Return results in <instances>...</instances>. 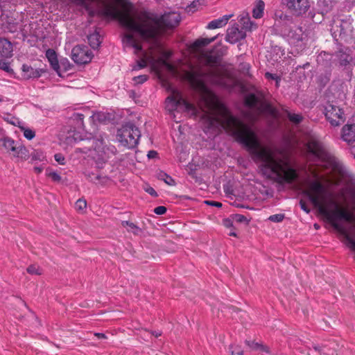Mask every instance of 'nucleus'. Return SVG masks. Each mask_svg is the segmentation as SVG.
<instances>
[{
	"label": "nucleus",
	"instance_id": "nucleus-15",
	"mask_svg": "<svg viewBox=\"0 0 355 355\" xmlns=\"http://www.w3.org/2000/svg\"><path fill=\"white\" fill-rule=\"evenodd\" d=\"M22 76L26 79H35L40 78L46 72L43 69H34L31 66L24 64L21 67Z\"/></svg>",
	"mask_w": 355,
	"mask_h": 355
},
{
	"label": "nucleus",
	"instance_id": "nucleus-25",
	"mask_svg": "<svg viewBox=\"0 0 355 355\" xmlns=\"http://www.w3.org/2000/svg\"><path fill=\"white\" fill-rule=\"evenodd\" d=\"M240 22L242 24V28L246 31H252L254 27L256 28L255 23L250 20L248 13L243 14L241 16Z\"/></svg>",
	"mask_w": 355,
	"mask_h": 355
},
{
	"label": "nucleus",
	"instance_id": "nucleus-44",
	"mask_svg": "<svg viewBox=\"0 0 355 355\" xmlns=\"http://www.w3.org/2000/svg\"><path fill=\"white\" fill-rule=\"evenodd\" d=\"M27 272L31 275H40V268L34 265L28 266L26 269Z\"/></svg>",
	"mask_w": 355,
	"mask_h": 355
},
{
	"label": "nucleus",
	"instance_id": "nucleus-19",
	"mask_svg": "<svg viewBox=\"0 0 355 355\" xmlns=\"http://www.w3.org/2000/svg\"><path fill=\"white\" fill-rule=\"evenodd\" d=\"M46 57L48 59L53 69L58 74V76H61L60 65L56 52L52 49H49L46 51Z\"/></svg>",
	"mask_w": 355,
	"mask_h": 355
},
{
	"label": "nucleus",
	"instance_id": "nucleus-17",
	"mask_svg": "<svg viewBox=\"0 0 355 355\" xmlns=\"http://www.w3.org/2000/svg\"><path fill=\"white\" fill-rule=\"evenodd\" d=\"M342 139L348 144L355 141V125L347 124L342 128Z\"/></svg>",
	"mask_w": 355,
	"mask_h": 355
},
{
	"label": "nucleus",
	"instance_id": "nucleus-39",
	"mask_svg": "<svg viewBox=\"0 0 355 355\" xmlns=\"http://www.w3.org/2000/svg\"><path fill=\"white\" fill-rule=\"evenodd\" d=\"M73 120L76 121L77 125L78 127L83 126V119H84V115L80 113H75L73 116Z\"/></svg>",
	"mask_w": 355,
	"mask_h": 355
},
{
	"label": "nucleus",
	"instance_id": "nucleus-2",
	"mask_svg": "<svg viewBox=\"0 0 355 355\" xmlns=\"http://www.w3.org/2000/svg\"><path fill=\"white\" fill-rule=\"evenodd\" d=\"M121 6L120 10L114 6L107 5L101 15L117 20L125 28L138 33L146 42L154 46H160V37L168 30L178 26L181 16L176 12H166L159 15L148 10L141 11L135 19L131 16L133 4L128 0H114Z\"/></svg>",
	"mask_w": 355,
	"mask_h": 355
},
{
	"label": "nucleus",
	"instance_id": "nucleus-26",
	"mask_svg": "<svg viewBox=\"0 0 355 355\" xmlns=\"http://www.w3.org/2000/svg\"><path fill=\"white\" fill-rule=\"evenodd\" d=\"M16 143L14 139L8 137H4L0 139V146H2L8 153L12 149H15Z\"/></svg>",
	"mask_w": 355,
	"mask_h": 355
},
{
	"label": "nucleus",
	"instance_id": "nucleus-42",
	"mask_svg": "<svg viewBox=\"0 0 355 355\" xmlns=\"http://www.w3.org/2000/svg\"><path fill=\"white\" fill-rule=\"evenodd\" d=\"M0 69L6 72H10L12 71L9 63L3 60H0Z\"/></svg>",
	"mask_w": 355,
	"mask_h": 355
},
{
	"label": "nucleus",
	"instance_id": "nucleus-21",
	"mask_svg": "<svg viewBox=\"0 0 355 355\" xmlns=\"http://www.w3.org/2000/svg\"><path fill=\"white\" fill-rule=\"evenodd\" d=\"M10 153H12L14 157L23 160H26L28 158V151L26 148L21 144H16L15 149H12Z\"/></svg>",
	"mask_w": 355,
	"mask_h": 355
},
{
	"label": "nucleus",
	"instance_id": "nucleus-11",
	"mask_svg": "<svg viewBox=\"0 0 355 355\" xmlns=\"http://www.w3.org/2000/svg\"><path fill=\"white\" fill-rule=\"evenodd\" d=\"M122 43L125 48H132L136 55H146L141 44L135 37L133 34L124 33L122 37Z\"/></svg>",
	"mask_w": 355,
	"mask_h": 355
},
{
	"label": "nucleus",
	"instance_id": "nucleus-27",
	"mask_svg": "<svg viewBox=\"0 0 355 355\" xmlns=\"http://www.w3.org/2000/svg\"><path fill=\"white\" fill-rule=\"evenodd\" d=\"M121 225L123 227L127 228L128 232H132L135 235H138L140 232H141V228L132 222L123 220L121 222Z\"/></svg>",
	"mask_w": 355,
	"mask_h": 355
},
{
	"label": "nucleus",
	"instance_id": "nucleus-59",
	"mask_svg": "<svg viewBox=\"0 0 355 355\" xmlns=\"http://www.w3.org/2000/svg\"><path fill=\"white\" fill-rule=\"evenodd\" d=\"M225 309H227V311L230 313H232V311H234V308L233 307L225 308Z\"/></svg>",
	"mask_w": 355,
	"mask_h": 355
},
{
	"label": "nucleus",
	"instance_id": "nucleus-47",
	"mask_svg": "<svg viewBox=\"0 0 355 355\" xmlns=\"http://www.w3.org/2000/svg\"><path fill=\"white\" fill-rule=\"evenodd\" d=\"M167 211V209L164 206H158L154 209V213L157 215L164 214Z\"/></svg>",
	"mask_w": 355,
	"mask_h": 355
},
{
	"label": "nucleus",
	"instance_id": "nucleus-63",
	"mask_svg": "<svg viewBox=\"0 0 355 355\" xmlns=\"http://www.w3.org/2000/svg\"><path fill=\"white\" fill-rule=\"evenodd\" d=\"M155 336V338H158L160 336H162V334H153Z\"/></svg>",
	"mask_w": 355,
	"mask_h": 355
},
{
	"label": "nucleus",
	"instance_id": "nucleus-18",
	"mask_svg": "<svg viewBox=\"0 0 355 355\" xmlns=\"http://www.w3.org/2000/svg\"><path fill=\"white\" fill-rule=\"evenodd\" d=\"M12 55V45L6 39L0 38V58H8Z\"/></svg>",
	"mask_w": 355,
	"mask_h": 355
},
{
	"label": "nucleus",
	"instance_id": "nucleus-38",
	"mask_svg": "<svg viewBox=\"0 0 355 355\" xmlns=\"http://www.w3.org/2000/svg\"><path fill=\"white\" fill-rule=\"evenodd\" d=\"M87 207V202L84 199H78L75 204V207L78 211H83Z\"/></svg>",
	"mask_w": 355,
	"mask_h": 355
},
{
	"label": "nucleus",
	"instance_id": "nucleus-64",
	"mask_svg": "<svg viewBox=\"0 0 355 355\" xmlns=\"http://www.w3.org/2000/svg\"><path fill=\"white\" fill-rule=\"evenodd\" d=\"M352 153H353L354 156V157H355V148H354V149H353Z\"/></svg>",
	"mask_w": 355,
	"mask_h": 355
},
{
	"label": "nucleus",
	"instance_id": "nucleus-33",
	"mask_svg": "<svg viewBox=\"0 0 355 355\" xmlns=\"http://www.w3.org/2000/svg\"><path fill=\"white\" fill-rule=\"evenodd\" d=\"M286 112L289 121L294 124H299L303 120V116L301 114L291 113L288 110H286Z\"/></svg>",
	"mask_w": 355,
	"mask_h": 355
},
{
	"label": "nucleus",
	"instance_id": "nucleus-10",
	"mask_svg": "<svg viewBox=\"0 0 355 355\" xmlns=\"http://www.w3.org/2000/svg\"><path fill=\"white\" fill-rule=\"evenodd\" d=\"M71 59L78 64H85L92 60L91 53L85 46H76L71 50Z\"/></svg>",
	"mask_w": 355,
	"mask_h": 355
},
{
	"label": "nucleus",
	"instance_id": "nucleus-60",
	"mask_svg": "<svg viewBox=\"0 0 355 355\" xmlns=\"http://www.w3.org/2000/svg\"><path fill=\"white\" fill-rule=\"evenodd\" d=\"M230 236H236V234L235 232H230Z\"/></svg>",
	"mask_w": 355,
	"mask_h": 355
},
{
	"label": "nucleus",
	"instance_id": "nucleus-4",
	"mask_svg": "<svg viewBox=\"0 0 355 355\" xmlns=\"http://www.w3.org/2000/svg\"><path fill=\"white\" fill-rule=\"evenodd\" d=\"M207 78L214 85L225 84L222 73L218 71H211L209 73L191 71L185 73L186 80L199 95V106L204 112V116L207 118L209 126H212L217 121L216 116L213 114L216 106V97L207 86L205 83Z\"/></svg>",
	"mask_w": 355,
	"mask_h": 355
},
{
	"label": "nucleus",
	"instance_id": "nucleus-22",
	"mask_svg": "<svg viewBox=\"0 0 355 355\" xmlns=\"http://www.w3.org/2000/svg\"><path fill=\"white\" fill-rule=\"evenodd\" d=\"M288 37L291 40V42L294 44L301 42L302 40V27H295V28L291 29L288 34Z\"/></svg>",
	"mask_w": 355,
	"mask_h": 355
},
{
	"label": "nucleus",
	"instance_id": "nucleus-41",
	"mask_svg": "<svg viewBox=\"0 0 355 355\" xmlns=\"http://www.w3.org/2000/svg\"><path fill=\"white\" fill-rule=\"evenodd\" d=\"M147 63L145 59L141 58L137 60V64L133 67V70H138L141 69H144L146 67Z\"/></svg>",
	"mask_w": 355,
	"mask_h": 355
},
{
	"label": "nucleus",
	"instance_id": "nucleus-5",
	"mask_svg": "<svg viewBox=\"0 0 355 355\" xmlns=\"http://www.w3.org/2000/svg\"><path fill=\"white\" fill-rule=\"evenodd\" d=\"M309 153L322 166L342 178L351 175L344 164L320 140L311 138L307 143Z\"/></svg>",
	"mask_w": 355,
	"mask_h": 355
},
{
	"label": "nucleus",
	"instance_id": "nucleus-58",
	"mask_svg": "<svg viewBox=\"0 0 355 355\" xmlns=\"http://www.w3.org/2000/svg\"><path fill=\"white\" fill-rule=\"evenodd\" d=\"M98 337V339H106L107 336L106 334H94Z\"/></svg>",
	"mask_w": 355,
	"mask_h": 355
},
{
	"label": "nucleus",
	"instance_id": "nucleus-16",
	"mask_svg": "<svg viewBox=\"0 0 355 355\" xmlns=\"http://www.w3.org/2000/svg\"><path fill=\"white\" fill-rule=\"evenodd\" d=\"M336 346L335 342L327 341L324 342L320 344L319 343H313L312 348L317 352H318L320 355H328L331 350L334 349Z\"/></svg>",
	"mask_w": 355,
	"mask_h": 355
},
{
	"label": "nucleus",
	"instance_id": "nucleus-3",
	"mask_svg": "<svg viewBox=\"0 0 355 355\" xmlns=\"http://www.w3.org/2000/svg\"><path fill=\"white\" fill-rule=\"evenodd\" d=\"M302 194L335 230L345 234L346 245L355 252V239L345 232L340 223L342 220L352 221L353 215L341 208L326 187L318 180L310 181Z\"/></svg>",
	"mask_w": 355,
	"mask_h": 355
},
{
	"label": "nucleus",
	"instance_id": "nucleus-28",
	"mask_svg": "<svg viewBox=\"0 0 355 355\" xmlns=\"http://www.w3.org/2000/svg\"><path fill=\"white\" fill-rule=\"evenodd\" d=\"M153 47L157 48L160 49V53L162 57L159 58L160 62L167 67H169V64L167 62V60L169 59L172 55V53L170 51H166L162 49V44H160L159 46H154L153 44H150Z\"/></svg>",
	"mask_w": 355,
	"mask_h": 355
},
{
	"label": "nucleus",
	"instance_id": "nucleus-35",
	"mask_svg": "<svg viewBox=\"0 0 355 355\" xmlns=\"http://www.w3.org/2000/svg\"><path fill=\"white\" fill-rule=\"evenodd\" d=\"M84 174L87 179L92 182H96V180H99L101 179V175L99 174H94L92 172L85 171Z\"/></svg>",
	"mask_w": 355,
	"mask_h": 355
},
{
	"label": "nucleus",
	"instance_id": "nucleus-37",
	"mask_svg": "<svg viewBox=\"0 0 355 355\" xmlns=\"http://www.w3.org/2000/svg\"><path fill=\"white\" fill-rule=\"evenodd\" d=\"M284 218L285 215L284 214H277L270 216L268 220L271 222L279 223L282 222Z\"/></svg>",
	"mask_w": 355,
	"mask_h": 355
},
{
	"label": "nucleus",
	"instance_id": "nucleus-31",
	"mask_svg": "<svg viewBox=\"0 0 355 355\" xmlns=\"http://www.w3.org/2000/svg\"><path fill=\"white\" fill-rule=\"evenodd\" d=\"M29 157V155H28ZM31 162H44L46 156L42 150H34L30 155Z\"/></svg>",
	"mask_w": 355,
	"mask_h": 355
},
{
	"label": "nucleus",
	"instance_id": "nucleus-1",
	"mask_svg": "<svg viewBox=\"0 0 355 355\" xmlns=\"http://www.w3.org/2000/svg\"><path fill=\"white\" fill-rule=\"evenodd\" d=\"M223 125L227 131L240 144L255 161H260V170L267 178L279 184H291L297 178L295 170L290 165L279 149L275 150L262 145L257 134L248 124L236 116L225 113Z\"/></svg>",
	"mask_w": 355,
	"mask_h": 355
},
{
	"label": "nucleus",
	"instance_id": "nucleus-40",
	"mask_svg": "<svg viewBox=\"0 0 355 355\" xmlns=\"http://www.w3.org/2000/svg\"><path fill=\"white\" fill-rule=\"evenodd\" d=\"M148 79V75H140L133 78V81L135 84L140 85L145 83Z\"/></svg>",
	"mask_w": 355,
	"mask_h": 355
},
{
	"label": "nucleus",
	"instance_id": "nucleus-52",
	"mask_svg": "<svg viewBox=\"0 0 355 355\" xmlns=\"http://www.w3.org/2000/svg\"><path fill=\"white\" fill-rule=\"evenodd\" d=\"M157 155H158L157 152L156 150H149V151L148 152V155H147V156H148V157L149 159H153V158H155V157H157Z\"/></svg>",
	"mask_w": 355,
	"mask_h": 355
},
{
	"label": "nucleus",
	"instance_id": "nucleus-9",
	"mask_svg": "<svg viewBox=\"0 0 355 355\" xmlns=\"http://www.w3.org/2000/svg\"><path fill=\"white\" fill-rule=\"evenodd\" d=\"M245 104L247 107L256 109L261 112H266L274 114L275 108L268 103L262 101L254 94H250L245 98Z\"/></svg>",
	"mask_w": 355,
	"mask_h": 355
},
{
	"label": "nucleus",
	"instance_id": "nucleus-57",
	"mask_svg": "<svg viewBox=\"0 0 355 355\" xmlns=\"http://www.w3.org/2000/svg\"><path fill=\"white\" fill-rule=\"evenodd\" d=\"M72 1L80 6H83L85 3V0H72Z\"/></svg>",
	"mask_w": 355,
	"mask_h": 355
},
{
	"label": "nucleus",
	"instance_id": "nucleus-32",
	"mask_svg": "<svg viewBox=\"0 0 355 355\" xmlns=\"http://www.w3.org/2000/svg\"><path fill=\"white\" fill-rule=\"evenodd\" d=\"M264 9V3L262 1H259L258 4L253 8L252 16L255 19H259L263 16Z\"/></svg>",
	"mask_w": 355,
	"mask_h": 355
},
{
	"label": "nucleus",
	"instance_id": "nucleus-51",
	"mask_svg": "<svg viewBox=\"0 0 355 355\" xmlns=\"http://www.w3.org/2000/svg\"><path fill=\"white\" fill-rule=\"evenodd\" d=\"M233 220L232 219V218L230 217V218H226L225 220H223V225L227 227H230L233 225Z\"/></svg>",
	"mask_w": 355,
	"mask_h": 355
},
{
	"label": "nucleus",
	"instance_id": "nucleus-49",
	"mask_svg": "<svg viewBox=\"0 0 355 355\" xmlns=\"http://www.w3.org/2000/svg\"><path fill=\"white\" fill-rule=\"evenodd\" d=\"M300 208L306 214H309L311 212V209L307 206L306 203L303 200H300Z\"/></svg>",
	"mask_w": 355,
	"mask_h": 355
},
{
	"label": "nucleus",
	"instance_id": "nucleus-20",
	"mask_svg": "<svg viewBox=\"0 0 355 355\" xmlns=\"http://www.w3.org/2000/svg\"><path fill=\"white\" fill-rule=\"evenodd\" d=\"M232 15H225L221 17L211 21L206 26L207 29H216L225 26Z\"/></svg>",
	"mask_w": 355,
	"mask_h": 355
},
{
	"label": "nucleus",
	"instance_id": "nucleus-13",
	"mask_svg": "<svg viewBox=\"0 0 355 355\" xmlns=\"http://www.w3.org/2000/svg\"><path fill=\"white\" fill-rule=\"evenodd\" d=\"M246 37V34L239 28L238 25L230 27L227 31L225 40L231 44H235Z\"/></svg>",
	"mask_w": 355,
	"mask_h": 355
},
{
	"label": "nucleus",
	"instance_id": "nucleus-12",
	"mask_svg": "<svg viewBox=\"0 0 355 355\" xmlns=\"http://www.w3.org/2000/svg\"><path fill=\"white\" fill-rule=\"evenodd\" d=\"M287 8L296 16L306 13L310 7L308 0H287Z\"/></svg>",
	"mask_w": 355,
	"mask_h": 355
},
{
	"label": "nucleus",
	"instance_id": "nucleus-30",
	"mask_svg": "<svg viewBox=\"0 0 355 355\" xmlns=\"http://www.w3.org/2000/svg\"><path fill=\"white\" fill-rule=\"evenodd\" d=\"M216 36L211 38H199L193 43V46L196 49L204 47L209 44L211 42L215 41Z\"/></svg>",
	"mask_w": 355,
	"mask_h": 355
},
{
	"label": "nucleus",
	"instance_id": "nucleus-54",
	"mask_svg": "<svg viewBox=\"0 0 355 355\" xmlns=\"http://www.w3.org/2000/svg\"><path fill=\"white\" fill-rule=\"evenodd\" d=\"M266 77L270 79H276L277 77L275 74L270 73L269 72L266 73Z\"/></svg>",
	"mask_w": 355,
	"mask_h": 355
},
{
	"label": "nucleus",
	"instance_id": "nucleus-53",
	"mask_svg": "<svg viewBox=\"0 0 355 355\" xmlns=\"http://www.w3.org/2000/svg\"><path fill=\"white\" fill-rule=\"evenodd\" d=\"M146 191L148 193H149L152 196H154V197L157 196V193L156 191L152 187H149Z\"/></svg>",
	"mask_w": 355,
	"mask_h": 355
},
{
	"label": "nucleus",
	"instance_id": "nucleus-14",
	"mask_svg": "<svg viewBox=\"0 0 355 355\" xmlns=\"http://www.w3.org/2000/svg\"><path fill=\"white\" fill-rule=\"evenodd\" d=\"M245 344L251 351L258 352L261 355L270 354L269 347L266 345H264L263 342L257 341L256 340L246 339L245 340Z\"/></svg>",
	"mask_w": 355,
	"mask_h": 355
},
{
	"label": "nucleus",
	"instance_id": "nucleus-24",
	"mask_svg": "<svg viewBox=\"0 0 355 355\" xmlns=\"http://www.w3.org/2000/svg\"><path fill=\"white\" fill-rule=\"evenodd\" d=\"M336 57L338 59L340 65L347 66L352 60V56L346 52V51L340 50L336 53Z\"/></svg>",
	"mask_w": 355,
	"mask_h": 355
},
{
	"label": "nucleus",
	"instance_id": "nucleus-36",
	"mask_svg": "<svg viewBox=\"0 0 355 355\" xmlns=\"http://www.w3.org/2000/svg\"><path fill=\"white\" fill-rule=\"evenodd\" d=\"M23 131V134L25 138H26L28 140L33 139L35 137V132L34 130L30 129V128H21Z\"/></svg>",
	"mask_w": 355,
	"mask_h": 355
},
{
	"label": "nucleus",
	"instance_id": "nucleus-23",
	"mask_svg": "<svg viewBox=\"0 0 355 355\" xmlns=\"http://www.w3.org/2000/svg\"><path fill=\"white\" fill-rule=\"evenodd\" d=\"M87 40L90 46L93 49H98L102 42L100 33L96 30L93 33H91L87 36Z\"/></svg>",
	"mask_w": 355,
	"mask_h": 355
},
{
	"label": "nucleus",
	"instance_id": "nucleus-7",
	"mask_svg": "<svg viewBox=\"0 0 355 355\" xmlns=\"http://www.w3.org/2000/svg\"><path fill=\"white\" fill-rule=\"evenodd\" d=\"M166 107L168 111L175 110L178 107H183L185 111L196 114L197 109L196 106L185 100L182 93L177 89H172L171 94L166 98Z\"/></svg>",
	"mask_w": 355,
	"mask_h": 355
},
{
	"label": "nucleus",
	"instance_id": "nucleus-8",
	"mask_svg": "<svg viewBox=\"0 0 355 355\" xmlns=\"http://www.w3.org/2000/svg\"><path fill=\"white\" fill-rule=\"evenodd\" d=\"M324 113L327 120L334 127L339 126L345 120L343 110L331 103H327L324 106Z\"/></svg>",
	"mask_w": 355,
	"mask_h": 355
},
{
	"label": "nucleus",
	"instance_id": "nucleus-29",
	"mask_svg": "<svg viewBox=\"0 0 355 355\" xmlns=\"http://www.w3.org/2000/svg\"><path fill=\"white\" fill-rule=\"evenodd\" d=\"M157 178L159 180L164 181L169 186H175L176 184L175 180L171 176L162 171H160L157 173Z\"/></svg>",
	"mask_w": 355,
	"mask_h": 355
},
{
	"label": "nucleus",
	"instance_id": "nucleus-48",
	"mask_svg": "<svg viewBox=\"0 0 355 355\" xmlns=\"http://www.w3.org/2000/svg\"><path fill=\"white\" fill-rule=\"evenodd\" d=\"M55 160L60 164H64V157L61 153H56L54 155Z\"/></svg>",
	"mask_w": 355,
	"mask_h": 355
},
{
	"label": "nucleus",
	"instance_id": "nucleus-46",
	"mask_svg": "<svg viewBox=\"0 0 355 355\" xmlns=\"http://www.w3.org/2000/svg\"><path fill=\"white\" fill-rule=\"evenodd\" d=\"M89 141L92 143V146L80 148V152L83 153H87L92 149L95 150V148L94 147V144L96 143L97 141L95 139H89Z\"/></svg>",
	"mask_w": 355,
	"mask_h": 355
},
{
	"label": "nucleus",
	"instance_id": "nucleus-43",
	"mask_svg": "<svg viewBox=\"0 0 355 355\" xmlns=\"http://www.w3.org/2000/svg\"><path fill=\"white\" fill-rule=\"evenodd\" d=\"M207 62L210 65H214L218 62V58L216 55H207Z\"/></svg>",
	"mask_w": 355,
	"mask_h": 355
},
{
	"label": "nucleus",
	"instance_id": "nucleus-45",
	"mask_svg": "<svg viewBox=\"0 0 355 355\" xmlns=\"http://www.w3.org/2000/svg\"><path fill=\"white\" fill-rule=\"evenodd\" d=\"M47 175L54 182H58L61 180V176L55 171H51L47 173Z\"/></svg>",
	"mask_w": 355,
	"mask_h": 355
},
{
	"label": "nucleus",
	"instance_id": "nucleus-61",
	"mask_svg": "<svg viewBox=\"0 0 355 355\" xmlns=\"http://www.w3.org/2000/svg\"><path fill=\"white\" fill-rule=\"evenodd\" d=\"M116 151V150L115 147L114 146H112V152L114 153Z\"/></svg>",
	"mask_w": 355,
	"mask_h": 355
},
{
	"label": "nucleus",
	"instance_id": "nucleus-6",
	"mask_svg": "<svg viewBox=\"0 0 355 355\" xmlns=\"http://www.w3.org/2000/svg\"><path fill=\"white\" fill-rule=\"evenodd\" d=\"M117 137L122 146L132 149L139 144L141 132L134 123L128 122L118 130Z\"/></svg>",
	"mask_w": 355,
	"mask_h": 355
},
{
	"label": "nucleus",
	"instance_id": "nucleus-50",
	"mask_svg": "<svg viewBox=\"0 0 355 355\" xmlns=\"http://www.w3.org/2000/svg\"><path fill=\"white\" fill-rule=\"evenodd\" d=\"M205 203L206 205H210V206L216 207H222V203L220 202H217V201L205 200Z\"/></svg>",
	"mask_w": 355,
	"mask_h": 355
},
{
	"label": "nucleus",
	"instance_id": "nucleus-55",
	"mask_svg": "<svg viewBox=\"0 0 355 355\" xmlns=\"http://www.w3.org/2000/svg\"><path fill=\"white\" fill-rule=\"evenodd\" d=\"M232 355H244L243 351L234 349L232 352Z\"/></svg>",
	"mask_w": 355,
	"mask_h": 355
},
{
	"label": "nucleus",
	"instance_id": "nucleus-56",
	"mask_svg": "<svg viewBox=\"0 0 355 355\" xmlns=\"http://www.w3.org/2000/svg\"><path fill=\"white\" fill-rule=\"evenodd\" d=\"M42 171H43V167H42V166H35L34 167V171L37 174L42 173Z\"/></svg>",
	"mask_w": 355,
	"mask_h": 355
},
{
	"label": "nucleus",
	"instance_id": "nucleus-62",
	"mask_svg": "<svg viewBox=\"0 0 355 355\" xmlns=\"http://www.w3.org/2000/svg\"><path fill=\"white\" fill-rule=\"evenodd\" d=\"M74 140H75V141H77V140H80V141H81V140H83V138H79V139H78V137H74Z\"/></svg>",
	"mask_w": 355,
	"mask_h": 355
},
{
	"label": "nucleus",
	"instance_id": "nucleus-34",
	"mask_svg": "<svg viewBox=\"0 0 355 355\" xmlns=\"http://www.w3.org/2000/svg\"><path fill=\"white\" fill-rule=\"evenodd\" d=\"M231 218L234 222L238 223H248L247 218L242 214H232Z\"/></svg>",
	"mask_w": 355,
	"mask_h": 355
}]
</instances>
